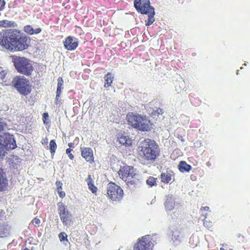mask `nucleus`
Segmentation results:
<instances>
[{"instance_id":"f257e3e1","label":"nucleus","mask_w":250,"mask_h":250,"mask_svg":"<svg viewBox=\"0 0 250 250\" xmlns=\"http://www.w3.org/2000/svg\"><path fill=\"white\" fill-rule=\"evenodd\" d=\"M31 39L21 30L10 29L0 32V45L11 52L22 51L29 46Z\"/></svg>"},{"instance_id":"f03ea898","label":"nucleus","mask_w":250,"mask_h":250,"mask_svg":"<svg viewBox=\"0 0 250 250\" xmlns=\"http://www.w3.org/2000/svg\"><path fill=\"white\" fill-rule=\"evenodd\" d=\"M139 157L143 161L148 162L155 161L160 154V149L154 140L145 139L137 148Z\"/></svg>"},{"instance_id":"7ed1b4c3","label":"nucleus","mask_w":250,"mask_h":250,"mask_svg":"<svg viewBox=\"0 0 250 250\" xmlns=\"http://www.w3.org/2000/svg\"><path fill=\"white\" fill-rule=\"evenodd\" d=\"M118 175L131 188L140 187L141 182L138 178V174L133 167L125 166L121 167L118 172Z\"/></svg>"},{"instance_id":"20e7f679","label":"nucleus","mask_w":250,"mask_h":250,"mask_svg":"<svg viewBox=\"0 0 250 250\" xmlns=\"http://www.w3.org/2000/svg\"><path fill=\"white\" fill-rule=\"evenodd\" d=\"M126 120L129 125L140 131H147L151 128L150 121L146 116L134 114L130 112L127 114Z\"/></svg>"},{"instance_id":"39448f33","label":"nucleus","mask_w":250,"mask_h":250,"mask_svg":"<svg viewBox=\"0 0 250 250\" xmlns=\"http://www.w3.org/2000/svg\"><path fill=\"white\" fill-rule=\"evenodd\" d=\"M12 62L19 73L26 76H30L32 74L34 68L29 59L24 57L13 56Z\"/></svg>"},{"instance_id":"423d86ee","label":"nucleus","mask_w":250,"mask_h":250,"mask_svg":"<svg viewBox=\"0 0 250 250\" xmlns=\"http://www.w3.org/2000/svg\"><path fill=\"white\" fill-rule=\"evenodd\" d=\"M11 85L20 94L23 96L29 95L32 90L29 81L23 76L14 77L11 82Z\"/></svg>"},{"instance_id":"0eeeda50","label":"nucleus","mask_w":250,"mask_h":250,"mask_svg":"<svg viewBox=\"0 0 250 250\" xmlns=\"http://www.w3.org/2000/svg\"><path fill=\"white\" fill-rule=\"evenodd\" d=\"M108 197L113 201H120L123 197L124 191L122 188L114 182H110L107 187Z\"/></svg>"},{"instance_id":"6e6552de","label":"nucleus","mask_w":250,"mask_h":250,"mask_svg":"<svg viewBox=\"0 0 250 250\" xmlns=\"http://www.w3.org/2000/svg\"><path fill=\"white\" fill-rule=\"evenodd\" d=\"M153 246L150 235H146L137 240L133 246V250H152Z\"/></svg>"},{"instance_id":"1a4fd4ad","label":"nucleus","mask_w":250,"mask_h":250,"mask_svg":"<svg viewBox=\"0 0 250 250\" xmlns=\"http://www.w3.org/2000/svg\"><path fill=\"white\" fill-rule=\"evenodd\" d=\"M57 206L58 213L62 224L65 226H69L72 222V214L63 203L59 202Z\"/></svg>"},{"instance_id":"9d476101","label":"nucleus","mask_w":250,"mask_h":250,"mask_svg":"<svg viewBox=\"0 0 250 250\" xmlns=\"http://www.w3.org/2000/svg\"><path fill=\"white\" fill-rule=\"evenodd\" d=\"M0 144L6 150L14 149L17 147L13 135L9 133L0 134Z\"/></svg>"},{"instance_id":"9b49d317","label":"nucleus","mask_w":250,"mask_h":250,"mask_svg":"<svg viewBox=\"0 0 250 250\" xmlns=\"http://www.w3.org/2000/svg\"><path fill=\"white\" fill-rule=\"evenodd\" d=\"M134 5L136 10L142 14H147L150 9L154 8L150 5L149 0H134Z\"/></svg>"},{"instance_id":"f8f14e48","label":"nucleus","mask_w":250,"mask_h":250,"mask_svg":"<svg viewBox=\"0 0 250 250\" xmlns=\"http://www.w3.org/2000/svg\"><path fill=\"white\" fill-rule=\"evenodd\" d=\"M80 150L81 156L87 162L91 164L94 162L93 151L90 147H81Z\"/></svg>"},{"instance_id":"ddd939ff","label":"nucleus","mask_w":250,"mask_h":250,"mask_svg":"<svg viewBox=\"0 0 250 250\" xmlns=\"http://www.w3.org/2000/svg\"><path fill=\"white\" fill-rule=\"evenodd\" d=\"M63 45L64 48L69 51L74 50L78 46L79 42L76 39L74 38L72 36H68L63 42Z\"/></svg>"},{"instance_id":"4468645a","label":"nucleus","mask_w":250,"mask_h":250,"mask_svg":"<svg viewBox=\"0 0 250 250\" xmlns=\"http://www.w3.org/2000/svg\"><path fill=\"white\" fill-rule=\"evenodd\" d=\"M8 185V181L6 176L5 173L3 169L0 167V191H3L7 189Z\"/></svg>"},{"instance_id":"2eb2a0df","label":"nucleus","mask_w":250,"mask_h":250,"mask_svg":"<svg viewBox=\"0 0 250 250\" xmlns=\"http://www.w3.org/2000/svg\"><path fill=\"white\" fill-rule=\"evenodd\" d=\"M173 171L171 170L167 171L166 172H162L160 176L161 182L165 184L169 183L173 176Z\"/></svg>"},{"instance_id":"dca6fc26","label":"nucleus","mask_w":250,"mask_h":250,"mask_svg":"<svg viewBox=\"0 0 250 250\" xmlns=\"http://www.w3.org/2000/svg\"><path fill=\"white\" fill-rule=\"evenodd\" d=\"M120 144L125 147H129L132 146V141L128 136L121 135L118 137Z\"/></svg>"},{"instance_id":"f3484780","label":"nucleus","mask_w":250,"mask_h":250,"mask_svg":"<svg viewBox=\"0 0 250 250\" xmlns=\"http://www.w3.org/2000/svg\"><path fill=\"white\" fill-rule=\"evenodd\" d=\"M23 31L27 34L32 35L34 34H38L41 33L42 31V29L41 28H38L34 30L31 25H27L24 26Z\"/></svg>"},{"instance_id":"a211bd4d","label":"nucleus","mask_w":250,"mask_h":250,"mask_svg":"<svg viewBox=\"0 0 250 250\" xmlns=\"http://www.w3.org/2000/svg\"><path fill=\"white\" fill-rule=\"evenodd\" d=\"M89 189L92 192V193L96 194L98 190V188L94 185L93 181L92 180L91 175L89 174L88 177L86 180Z\"/></svg>"},{"instance_id":"6ab92c4d","label":"nucleus","mask_w":250,"mask_h":250,"mask_svg":"<svg viewBox=\"0 0 250 250\" xmlns=\"http://www.w3.org/2000/svg\"><path fill=\"white\" fill-rule=\"evenodd\" d=\"M104 79L105 81L104 87L105 88H108L111 86L113 81L114 76L111 73L108 72L105 75Z\"/></svg>"},{"instance_id":"aec40b11","label":"nucleus","mask_w":250,"mask_h":250,"mask_svg":"<svg viewBox=\"0 0 250 250\" xmlns=\"http://www.w3.org/2000/svg\"><path fill=\"white\" fill-rule=\"evenodd\" d=\"M147 14L148 15V19L146 21V26H148L151 25L155 21V19L154 16L155 15L154 8L150 9V10L149 11V13Z\"/></svg>"},{"instance_id":"412c9836","label":"nucleus","mask_w":250,"mask_h":250,"mask_svg":"<svg viewBox=\"0 0 250 250\" xmlns=\"http://www.w3.org/2000/svg\"><path fill=\"white\" fill-rule=\"evenodd\" d=\"M178 168L182 172H188L191 169V167L185 161H181L178 165Z\"/></svg>"},{"instance_id":"4be33fe9","label":"nucleus","mask_w":250,"mask_h":250,"mask_svg":"<svg viewBox=\"0 0 250 250\" xmlns=\"http://www.w3.org/2000/svg\"><path fill=\"white\" fill-rule=\"evenodd\" d=\"M49 150H50V152L51 154V155L53 156L55 153L57 147V145L56 142L54 140H52L50 141V142L49 143Z\"/></svg>"},{"instance_id":"5701e85b","label":"nucleus","mask_w":250,"mask_h":250,"mask_svg":"<svg viewBox=\"0 0 250 250\" xmlns=\"http://www.w3.org/2000/svg\"><path fill=\"white\" fill-rule=\"evenodd\" d=\"M14 22L4 20L0 21V27H10L13 26Z\"/></svg>"},{"instance_id":"b1692460","label":"nucleus","mask_w":250,"mask_h":250,"mask_svg":"<svg viewBox=\"0 0 250 250\" xmlns=\"http://www.w3.org/2000/svg\"><path fill=\"white\" fill-rule=\"evenodd\" d=\"M163 112H164L162 109L160 108V107H156L151 113L150 116L151 117L156 116H158L159 115H162Z\"/></svg>"},{"instance_id":"393cba45","label":"nucleus","mask_w":250,"mask_h":250,"mask_svg":"<svg viewBox=\"0 0 250 250\" xmlns=\"http://www.w3.org/2000/svg\"><path fill=\"white\" fill-rule=\"evenodd\" d=\"M146 183L147 185L152 187L157 185L156 178L150 176L146 180Z\"/></svg>"},{"instance_id":"a878e982","label":"nucleus","mask_w":250,"mask_h":250,"mask_svg":"<svg viewBox=\"0 0 250 250\" xmlns=\"http://www.w3.org/2000/svg\"><path fill=\"white\" fill-rule=\"evenodd\" d=\"M7 229L3 225H0V238H3L7 236Z\"/></svg>"},{"instance_id":"bb28decb","label":"nucleus","mask_w":250,"mask_h":250,"mask_svg":"<svg viewBox=\"0 0 250 250\" xmlns=\"http://www.w3.org/2000/svg\"><path fill=\"white\" fill-rule=\"evenodd\" d=\"M62 88H57L56 96V98H55V104H58V103H59V99H60V97L61 95L62 94Z\"/></svg>"},{"instance_id":"cd10ccee","label":"nucleus","mask_w":250,"mask_h":250,"mask_svg":"<svg viewBox=\"0 0 250 250\" xmlns=\"http://www.w3.org/2000/svg\"><path fill=\"white\" fill-rule=\"evenodd\" d=\"M6 149L0 144V160H2L6 153Z\"/></svg>"},{"instance_id":"c85d7f7f","label":"nucleus","mask_w":250,"mask_h":250,"mask_svg":"<svg viewBox=\"0 0 250 250\" xmlns=\"http://www.w3.org/2000/svg\"><path fill=\"white\" fill-rule=\"evenodd\" d=\"M67 237V235L64 232H62L59 234V238L60 239V240L61 242H62L65 240L66 241H68Z\"/></svg>"},{"instance_id":"c756f323","label":"nucleus","mask_w":250,"mask_h":250,"mask_svg":"<svg viewBox=\"0 0 250 250\" xmlns=\"http://www.w3.org/2000/svg\"><path fill=\"white\" fill-rule=\"evenodd\" d=\"M57 88L63 89V80L62 77H59L57 80Z\"/></svg>"},{"instance_id":"7c9ffc66","label":"nucleus","mask_w":250,"mask_h":250,"mask_svg":"<svg viewBox=\"0 0 250 250\" xmlns=\"http://www.w3.org/2000/svg\"><path fill=\"white\" fill-rule=\"evenodd\" d=\"M206 218L207 217L206 216L205 220L204 221V225L206 227L210 229L212 227V223L211 222L208 221V220H207Z\"/></svg>"},{"instance_id":"2f4dec72","label":"nucleus","mask_w":250,"mask_h":250,"mask_svg":"<svg viewBox=\"0 0 250 250\" xmlns=\"http://www.w3.org/2000/svg\"><path fill=\"white\" fill-rule=\"evenodd\" d=\"M49 115L48 113L45 112L42 115V120L44 124L47 125L48 123V122L47 121V120L48 119Z\"/></svg>"},{"instance_id":"473e14b6","label":"nucleus","mask_w":250,"mask_h":250,"mask_svg":"<svg viewBox=\"0 0 250 250\" xmlns=\"http://www.w3.org/2000/svg\"><path fill=\"white\" fill-rule=\"evenodd\" d=\"M72 151V149L71 148H67L66 150V153L68 155L69 158L70 160H73L74 159V155L71 153Z\"/></svg>"},{"instance_id":"72a5a7b5","label":"nucleus","mask_w":250,"mask_h":250,"mask_svg":"<svg viewBox=\"0 0 250 250\" xmlns=\"http://www.w3.org/2000/svg\"><path fill=\"white\" fill-rule=\"evenodd\" d=\"M32 224L35 226H39L40 224L41 223V220L40 219H39L37 217H35L32 221Z\"/></svg>"},{"instance_id":"f704fd0d","label":"nucleus","mask_w":250,"mask_h":250,"mask_svg":"<svg viewBox=\"0 0 250 250\" xmlns=\"http://www.w3.org/2000/svg\"><path fill=\"white\" fill-rule=\"evenodd\" d=\"M1 120V119L0 118V132L3 131L7 126V124Z\"/></svg>"},{"instance_id":"c9c22d12","label":"nucleus","mask_w":250,"mask_h":250,"mask_svg":"<svg viewBox=\"0 0 250 250\" xmlns=\"http://www.w3.org/2000/svg\"><path fill=\"white\" fill-rule=\"evenodd\" d=\"M57 192L59 194L60 197L63 198L65 196V193L64 191H62V189H58Z\"/></svg>"},{"instance_id":"e433bc0d","label":"nucleus","mask_w":250,"mask_h":250,"mask_svg":"<svg viewBox=\"0 0 250 250\" xmlns=\"http://www.w3.org/2000/svg\"><path fill=\"white\" fill-rule=\"evenodd\" d=\"M5 2L4 0H0V11H2L5 7Z\"/></svg>"},{"instance_id":"4c0bfd02","label":"nucleus","mask_w":250,"mask_h":250,"mask_svg":"<svg viewBox=\"0 0 250 250\" xmlns=\"http://www.w3.org/2000/svg\"><path fill=\"white\" fill-rule=\"evenodd\" d=\"M56 185L57 187V189H62V184L61 181H57L56 182Z\"/></svg>"},{"instance_id":"58836bf2","label":"nucleus","mask_w":250,"mask_h":250,"mask_svg":"<svg viewBox=\"0 0 250 250\" xmlns=\"http://www.w3.org/2000/svg\"><path fill=\"white\" fill-rule=\"evenodd\" d=\"M209 208L208 207L206 206V207H202L201 208V211H209Z\"/></svg>"},{"instance_id":"ea45409f","label":"nucleus","mask_w":250,"mask_h":250,"mask_svg":"<svg viewBox=\"0 0 250 250\" xmlns=\"http://www.w3.org/2000/svg\"><path fill=\"white\" fill-rule=\"evenodd\" d=\"M44 143H47V139H46V140H44Z\"/></svg>"},{"instance_id":"a19ab883","label":"nucleus","mask_w":250,"mask_h":250,"mask_svg":"<svg viewBox=\"0 0 250 250\" xmlns=\"http://www.w3.org/2000/svg\"><path fill=\"white\" fill-rule=\"evenodd\" d=\"M22 250H29L28 248L23 249Z\"/></svg>"},{"instance_id":"79ce46f5","label":"nucleus","mask_w":250,"mask_h":250,"mask_svg":"<svg viewBox=\"0 0 250 250\" xmlns=\"http://www.w3.org/2000/svg\"><path fill=\"white\" fill-rule=\"evenodd\" d=\"M220 250H226L223 248H220Z\"/></svg>"},{"instance_id":"37998d69","label":"nucleus","mask_w":250,"mask_h":250,"mask_svg":"<svg viewBox=\"0 0 250 250\" xmlns=\"http://www.w3.org/2000/svg\"><path fill=\"white\" fill-rule=\"evenodd\" d=\"M71 144H72L71 143H69V144H68V146H71Z\"/></svg>"}]
</instances>
